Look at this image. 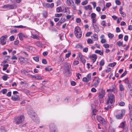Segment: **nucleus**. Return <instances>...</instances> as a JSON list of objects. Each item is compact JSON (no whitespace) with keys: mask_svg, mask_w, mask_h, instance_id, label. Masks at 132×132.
Returning <instances> with one entry per match:
<instances>
[{"mask_svg":"<svg viewBox=\"0 0 132 132\" xmlns=\"http://www.w3.org/2000/svg\"><path fill=\"white\" fill-rule=\"evenodd\" d=\"M105 62L103 60H102L100 62V65L101 67L103 66Z\"/></svg>","mask_w":132,"mask_h":132,"instance_id":"nucleus-36","label":"nucleus"},{"mask_svg":"<svg viewBox=\"0 0 132 132\" xmlns=\"http://www.w3.org/2000/svg\"><path fill=\"white\" fill-rule=\"evenodd\" d=\"M120 13L121 15L123 17H125L126 16V14L125 13H124V12H121Z\"/></svg>","mask_w":132,"mask_h":132,"instance_id":"nucleus-59","label":"nucleus"},{"mask_svg":"<svg viewBox=\"0 0 132 132\" xmlns=\"http://www.w3.org/2000/svg\"><path fill=\"white\" fill-rule=\"evenodd\" d=\"M87 78L89 81H90L91 79V74L89 73L88 74L87 76Z\"/></svg>","mask_w":132,"mask_h":132,"instance_id":"nucleus-33","label":"nucleus"},{"mask_svg":"<svg viewBox=\"0 0 132 132\" xmlns=\"http://www.w3.org/2000/svg\"><path fill=\"white\" fill-rule=\"evenodd\" d=\"M119 127L120 128H121L124 130H125L126 131H127L128 130V128L127 127L125 121L121 122Z\"/></svg>","mask_w":132,"mask_h":132,"instance_id":"nucleus-7","label":"nucleus"},{"mask_svg":"<svg viewBox=\"0 0 132 132\" xmlns=\"http://www.w3.org/2000/svg\"><path fill=\"white\" fill-rule=\"evenodd\" d=\"M8 77L5 76H3L2 77L3 79L5 80H6L7 79Z\"/></svg>","mask_w":132,"mask_h":132,"instance_id":"nucleus-63","label":"nucleus"},{"mask_svg":"<svg viewBox=\"0 0 132 132\" xmlns=\"http://www.w3.org/2000/svg\"><path fill=\"white\" fill-rule=\"evenodd\" d=\"M71 68V66L70 64L68 63H65L64 65L63 72L64 73H67L71 75V73L70 72V69Z\"/></svg>","mask_w":132,"mask_h":132,"instance_id":"nucleus-2","label":"nucleus"},{"mask_svg":"<svg viewBox=\"0 0 132 132\" xmlns=\"http://www.w3.org/2000/svg\"><path fill=\"white\" fill-rule=\"evenodd\" d=\"M9 9H16L17 7V6L15 4H9Z\"/></svg>","mask_w":132,"mask_h":132,"instance_id":"nucleus-17","label":"nucleus"},{"mask_svg":"<svg viewBox=\"0 0 132 132\" xmlns=\"http://www.w3.org/2000/svg\"><path fill=\"white\" fill-rule=\"evenodd\" d=\"M76 48H80V49H81L83 47V46L80 44L77 45L76 46Z\"/></svg>","mask_w":132,"mask_h":132,"instance_id":"nucleus-41","label":"nucleus"},{"mask_svg":"<svg viewBox=\"0 0 132 132\" xmlns=\"http://www.w3.org/2000/svg\"><path fill=\"white\" fill-rule=\"evenodd\" d=\"M28 113L30 117L31 115L34 114L35 113L33 110H31L28 112Z\"/></svg>","mask_w":132,"mask_h":132,"instance_id":"nucleus-28","label":"nucleus"},{"mask_svg":"<svg viewBox=\"0 0 132 132\" xmlns=\"http://www.w3.org/2000/svg\"><path fill=\"white\" fill-rule=\"evenodd\" d=\"M96 15L94 13H92L91 14V18L92 19L96 18Z\"/></svg>","mask_w":132,"mask_h":132,"instance_id":"nucleus-40","label":"nucleus"},{"mask_svg":"<svg viewBox=\"0 0 132 132\" xmlns=\"http://www.w3.org/2000/svg\"><path fill=\"white\" fill-rule=\"evenodd\" d=\"M62 15V13L56 14L55 16L56 17H60Z\"/></svg>","mask_w":132,"mask_h":132,"instance_id":"nucleus-51","label":"nucleus"},{"mask_svg":"<svg viewBox=\"0 0 132 132\" xmlns=\"http://www.w3.org/2000/svg\"><path fill=\"white\" fill-rule=\"evenodd\" d=\"M1 92H2L3 94H6L7 92V89H3L2 90Z\"/></svg>","mask_w":132,"mask_h":132,"instance_id":"nucleus-46","label":"nucleus"},{"mask_svg":"<svg viewBox=\"0 0 132 132\" xmlns=\"http://www.w3.org/2000/svg\"><path fill=\"white\" fill-rule=\"evenodd\" d=\"M11 99L13 101H17L19 100L20 97L18 95H14L12 96Z\"/></svg>","mask_w":132,"mask_h":132,"instance_id":"nucleus-16","label":"nucleus"},{"mask_svg":"<svg viewBox=\"0 0 132 132\" xmlns=\"http://www.w3.org/2000/svg\"><path fill=\"white\" fill-rule=\"evenodd\" d=\"M30 117L35 122H36L37 120L38 119V118L37 117H36L35 113L32 115L30 116Z\"/></svg>","mask_w":132,"mask_h":132,"instance_id":"nucleus-20","label":"nucleus"},{"mask_svg":"<svg viewBox=\"0 0 132 132\" xmlns=\"http://www.w3.org/2000/svg\"><path fill=\"white\" fill-rule=\"evenodd\" d=\"M91 37L94 40H97L98 39L97 35L95 34H94L93 36H91Z\"/></svg>","mask_w":132,"mask_h":132,"instance_id":"nucleus-23","label":"nucleus"},{"mask_svg":"<svg viewBox=\"0 0 132 132\" xmlns=\"http://www.w3.org/2000/svg\"><path fill=\"white\" fill-rule=\"evenodd\" d=\"M116 63L115 62H114L113 63H111L109 65V66L110 67H114L116 65Z\"/></svg>","mask_w":132,"mask_h":132,"instance_id":"nucleus-35","label":"nucleus"},{"mask_svg":"<svg viewBox=\"0 0 132 132\" xmlns=\"http://www.w3.org/2000/svg\"><path fill=\"white\" fill-rule=\"evenodd\" d=\"M105 92L103 89H101V93L99 94L98 97L100 99H102L104 97L105 95Z\"/></svg>","mask_w":132,"mask_h":132,"instance_id":"nucleus-11","label":"nucleus"},{"mask_svg":"<svg viewBox=\"0 0 132 132\" xmlns=\"http://www.w3.org/2000/svg\"><path fill=\"white\" fill-rule=\"evenodd\" d=\"M42 63L44 64H46L47 63V61L46 59H43L42 60Z\"/></svg>","mask_w":132,"mask_h":132,"instance_id":"nucleus-58","label":"nucleus"},{"mask_svg":"<svg viewBox=\"0 0 132 132\" xmlns=\"http://www.w3.org/2000/svg\"><path fill=\"white\" fill-rule=\"evenodd\" d=\"M31 37L34 39L37 40H39V37L38 35L34 34H32Z\"/></svg>","mask_w":132,"mask_h":132,"instance_id":"nucleus-22","label":"nucleus"},{"mask_svg":"<svg viewBox=\"0 0 132 132\" xmlns=\"http://www.w3.org/2000/svg\"><path fill=\"white\" fill-rule=\"evenodd\" d=\"M79 57H80L81 60L82 61V62L84 64H85L86 62V60L84 58L82 57V55H79Z\"/></svg>","mask_w":132,"mask_h":132,"instance_id":"nucleus-27","label":"nucleus"},{"mask_svg":"<svg viewBox=\"0 0 132 132\" xmlns=\"http://www.w3.org/2000/svg\"><path fill=\"white\" fill-rule=\"evenodd\" d=\"M80 2V0H75V3L77 5H78Z\"/></svg>","mask_w":132,"mask_h":132,"instance_id":"nucleus-61","label":"nucleus"},{"mask_svg":"<svg viewBox=\"0 0 132 132\" xmlns=\"http://www.w3.org/2000/svg\"><path fill=\"white\" fill-rule=\"evenodd\" d=\"M122 44H123L122 42H120V41H118L117 43V44L119 46H121L122 45Z\"/></svg>","mask_w":132,"mask_h":132,"instance_id":"nucleus-54","label":"nucleus"},{"mask_svg":"<svg viewBox=\"0 0 132 132\" xmlns=\"http://www.w3.org/2000/svg\"><path fill=\"white\" fill-rule=\"evenodd\" d=\"M119 104L120 106H123L125 105V103L123 102H121L119 103Z\"/></svg>","mask_w":132,"mask_h":132,"instance_id":"nucleus-60","label":"nucleus"},{"mask_svg":"<svg viewBox=\"0 0 132 132\" xmlns=\"http://www.w3.org/2000/svg\"><path fill=\"white\" fill-rule=\"evenodd\" d=\"M92 26L94 31L96 32H99L100 29L97 23L93 25Z\"/></svg>","mask_w":132,"mask_h":132,"instance_id":"nucleus-13","label":"nucleus"},{"mask_svg":"<svg viewBox=\"0 0 132 132\" xmlns=\"http://www.w3.org/2000/svg\"><path fill=\"white\" fill-rule=\"evenodd\" d=\"M103 46L105 48H108L109 47V45L107 44H103Z\"/></svg>","mask_w":132,"mask_h":132,"instance_id":"nucleus-52","label":"nucleus"},{"mask_svg":"<svg viewBox=\"0 0 132 132\" xmlns=\"http://www.w3.org/2000/svg\"><path fill=\"white\" fill-rule=\"evenodd\" d=\"M9 39L11 41H13L14 40L15 37L14 36H12L10 37Z\"/></svg>","mask_w":132,"mask_h":132,"instance_id":"nucleus-49","label":"nucleus"},{"mask_svg":"<svg viewBox=\"0 0 132 132\" xmlns=\"http://www.w3.org/2000/svg\"><path fill=\"white\" fill-rule=\"evenodd\" d=\"M112 89H107L106 91L107 92H114V89H115V87L114 86V85H112Z\"/></svg>","mask_w":132,"mask_h":132,"instance_id":"nucleus-26","label":"nucleus"},{"mask_svg":"<svg viewBox=\"0 0 132 132\" xmlns=\"http://www.w3.org/2000/svg\"><path fill=\"white\" fill-rule=\"evenodd\" d=\"M15 28H24V27L20 25L19 26H13Z\"/></svg>","mask_w":132,"mask_h":132,"instance_id":"nucleus-55","label":"nucleus"},{"mask_svg":"<svg viewBox=\"0 0 132 132\" xmlns=\"http://www.w3.org/2000/svg\"><path fill=\"white\" fill-rule=\"evenodd\" d=\"M96 21L97 20L96 18L92 19V25H93L96 24H97L96 23Z\"/></svg>","mask_w":132,"mask_h":132,"instance_id":"nucleus-32","label":"nucleus"},{"mask_svg":"<svg viewBox=\"0 0 132 132\" xmlns=\"http://www.w3.org/2000/svg\"><path fill=\"white\" fill-rule=\"evenodd\" d=\"M56 10L57 12H62V8L60 6L57 7L56 9Z\"/></svg>","mask_w":132,"mask_h":132,"instance_id":"nucleus-31","label":"nucleus"},{"mask_svg":"<svg viewBox=\"0 0 132 132\" xmlns=\"http://www.w3.org/2000/svg\"><path fill=\"white\" fill-rule=\"evenodd\" d=\"M50 132H58L57 128L54 125H50Z\"/></svg>","mask_w":132,"mask_h":132,"instance_id":"nucleus-9","label":"nucleus"},{"mask_svg":"<svg viewBox=\"0 0 132 132\" xmlns=\"http://www.w3.org/2000/svg\"><path fill=\"white\" fill-rule=\"evenodd\" d=\"M112 108V106H111L108 105L107 107L104 108V109L106 110H108L109 109H111Z\"/></svg>","mask_w":132,"mask_h":132,"instance_id":"nucleus-50","label":"nucleus"},{"mask_svg":"<svg viewBox=\"0 0 132 132\" xmlns=\"http://www.w3.org/2000/svg\"><path fill=\"white\" fill-rule=\"evenodd\" d=\"M130 128L132 130V116L130 117Z\"/></svg>","mask_w":132,"mask_h":132,"instance_id":"nucleus-43","label":"nucleus"},{"mask_svg":"<svg viewBox=\"0 0 132 132\" xmlns=\"http://www.w3.org/2000/svg\"><path fill=\"white\" fill-rule=\"evenodd\" d=\"M88 2L86 0L82 2L81 3V4L83 5H84L88 3Z\"/></svg>","mask_w":132,"mask_h":132,"instance_id":"nucleus-48","label":"nucleus"},{"mask_svg":"<svg viewBox=\"0 0 132 132\" xmlns=\"http://www.w3.org/2000/svg\"><path fill=\"white\" fill-rule=\"evenodd\" d=\"M82 80L84 82H88L89 81L86 77H84L82 79Z\"/></svg>","mask_w":132,"mask_h":132,"instance_id":"nucleus-42","label":"nucleus"},{"mask_svg":"<svg viewBox=\"0 0 132 132\" xmlns=\"http://www.w3.org/2000/svg\"><path fill=\"white\" fill-rule=\"evenodd\" d=\"M115 102V98L114 95L113 94L109 95L108 98L107 100L106 103L107 104L110 103L112 104Z\"/></svg>","mask_w":132,"mask_h":132,"instance_id":"nucleus-3","label":"nucleus"},{"mask_svg":"<svg viewBox=\"0 0 132 132\" xmlns=\"http://www.w3.org/2000/svg\"><path fill=\"white\" fill-rule=\"evenodd\" d=\"M129 111L130 117L132 116V108L129 109Z\"/></svg>","mask_w":132,"mask_h":132,"instance_id":"nucleus-64","label":"nucleus"},{"mask_svg":"<svg viewBox=\"0 0 132 132\" xmlns=\"http://www.w3.org/2000/svg\"><path fill=\"white\" fill-rule=\"evenodd\" d=\"M75 34L78 38H80L82 36L81 30L80 28L78 26L76 27L75 29Z\"/></svg>","mask_w":132,"mask_h":132,"instance_id":"nucleus-1","label":"nucleus"},{"mask_svg":"<svg viewBox=\"0 0 132 132\" xmlns=\"http://www.w3.org/2000/svg\"><path fill=\"white\" fill-rule=\"evenodd\" d=\"M15 123L19 125L21 123L24 121V117L23 115L18 116L15 118Z\"/></svg>","mask_w":132,"mask_h":132,"instance_id":"nucleus-4","label":"nucleus"},{"mask_svg":"<svg viewBox=\"0 0 132 132\" xmlns=\"http://www.w3.org/2000/svg\"><path fill=\"white\" fill-rule=\"evenodd\" d=\"M83 8L86 10H92V7L90 5L85 6H84Z\"/></svg>","mask_w":132,"mask_h":132,"instance_id":"nucleus-21","label":"nucleus"},{"mask_svg":"<svg viewBox=\"0 0 132 132\" xmlns=\"http://www.w3.org/2000/svg\"><path fill=\"white\" fill-rule=\"evenodd\" d=\"M127 72L126 71H125L121 76L120 77L122 78L125 76L127 74Z\"/></svg>","mask_w":132,"mask_h":132,"instance_id":"nucleus-56","label":"nucleus"},{"mask_svg":"<svg viewBox=\"0 0 132 132\" xmlns=\"http://www.w3.org/2000/svg\"><path fill=\"white\" fill-rule=\"evenodd\" d=\"M19 60L20 62L25 63L28 62V59L26 58H24L22 57H20L19 58Z\"/></svg>","mask_w":132,"mask_h":132,"instance_id":"nucleus-12","label":"nucleus"},{"mask_svg":"<svg viewBox=\"0 0 132 132\" xmlns=\"http://www.w3.org/2000/svg\"><path fill=\"white\" fill-rule=\"evenodd\" d=\"M95 53H96L99 54L101 55H102L103 54V51L101 52L99 50H96L95 51Z\"/></svg>","mask_w":132,"mask_h":132,"instance_id":"nucleus-30","label":"nucleus"},{"mask_svg":"<svg viewBox=\"0 0 132 132\" xmlns=\"http://www.w3.org/2000/svg\"><path fill=\"white\" fill-rule=\"evenodd\" d=\"M106 21L105 20L102 21L101 23V24L104 27L106 25L105 24Z\"/></svg>","mask_w":132,"mask_h":132,"instance_id":"nucleus-34","label":"nucleus"},{"mask_svg":"<svg viewBox=\"0 0 132 132\" xmlns=\"http://www.w3.org/2000/svg\"><path fill=\"white\" fill-rule=\"evenodd\" d=\"M9 64H7L4 65L3 66V70L4 71L6 70L7 69V68L9 67Z\"/></svg>","mask_w":132,"mask_h":132,"instance_id":"nucleus-38","label":"nucleus"},{"mask_svg":"<svg viewBox=\"0 0 132 132\" xmlns=\"http://www.w3.org/2000/svg\"><path fill=\"white\" fill-rule=\"evenodd\" d=\"M87 42L88 44H92L93 43L92 40L91 39H88L87 40Z\"/></svg>","mask_w":132,"mask_h":132,"instance_id":"nucleus-39","label":"nucleus"},{"mask_svg":"<svg viewBox=\"0 0 132 132\" xmlns=\"http://www.w3.org/2000/svg\"><path fill=\"white\" fill-rule=\"evenodd\" d=\"M28 113L30 117L31 115L34 114L35 113L33 110H31L28 112Z\"/></svg>","mask_w":132,"mask_h":132,"instance_id":"nucleus-29","label":"nucleus"},{"mask_svg":"<svg viewBox=\"0 0 132 132\" xmlns=\"http://www.w3.org/2000/svg\"><path fill=\"white\" fill-rule=\"evenodd\" d=\"M31 76L33 78H35L37 79H42V78L39 76H34L32 75Z\"/></svg>","mask_w":132,"mask_h":132,"instance_id":"nucleus-24","label":"nucleus"},{"mask_svg":"<svg viewBox=\"0 0 132 132\" xmlns=\"http://www.w3.org/2000/svg\"><path fill=\"white\" fill-rule=\"evenodd\" d=\"M119 90L120 91H123L125 90L124 86L122 84H120L119 85Z\"/></svg>","mask_w":132,"mask_h":132,"instance_id":"nucleus-25","label":"nucleus"},{"mask_svg":"<svg viewBox=\"0 0 132 132\" xmlns=\"http://www.w3.org/2000/svg\"><path fill=\"white\" fill-rule=\"evenodd\" d=\"M43 15L44 17L46 18L47 16V13L46 11H44L43 13Z\"/></svg>","mask_w":132,"mask_h":132,"instance_id":"nucleus-45","label":"nucleus"},{"mask_svg":"<svg viewBox=\"0 0 132 132\" xmlns=\"http://www.w3.org/2000/svg\"><path fill=\"white\" fill-rule=\"evenodd\" d=\"M96 111L97 110L96 109H94L92 110V116L94 117V118L95 116L96 115Z\"/></svg>","mask_w":132,"mask_h":132,"instance_id":"nucleus-37","label":"nucleus"},{"mask_svg":"<svg viewBox=\"0 0 132 132\" xmlns=\"http://www.w3.org/2000/svg\"><path fill=\"white\" fill-rule=\"evenodd\" d=\"M90 58H92V60L93 63H94L96 61L97 56L95 54H93L90 56Z\"/></svg>","mask_w":132,"mask_h":132,"instance_id":"nucleus-19","label":"nucleus"},{"mask_svg":"<svg viewBox=\"0 0 132 132\" xmlns=\"http://www.w3.org/2000/svg\"><path fill=\"white\" fill-rule=\"evenodd\" d=\"M67 5L69 6L73 5L74 4V3L73 1V0H67Z\"/></svg>","mask_w":132,"mask_h":132,"instance_id":"nucleus-18","label":"nucleus"},{"mask_svg":"<svg viewBox=\"0 0 132 132\" xmlns=\"http://www.w3.org/2000/svg\"><path fill=\"white\" fill-rule=\"evenodd\" d=\"M124 82L125 84L127 85V86L128 88L130 89L131 87V86L130 82L129 81L128 78H126L124 80Z\"/></svg>","mask_w":132,"mask_h":132,"instance_id":"nucleus-15","label":"nucleus"},{"mask_svg":"<svg viewBox=\"0 0 132 132\" xmlns=\"http://www.w3.org/2000/svg\"><path fill=\"white\" fill-rule=\"evenodd\" d=\"M19 36L20 39L21 40H23V38H26L27 37V36L25 34L22 33H20L19 34Z\"/></svg>","mask_w":132,"mask_h":132,"instance_id":"nucleus-14","label":"nucleus"},{"mask_svg":"<svg viewBox=\"0 0 132 132\" xmlns=\"http://www.w3.org/2000/svg\"><path fill=\"white\" fill-rule=\"evenodd\" d=\"M92 32H87L86 34V37L89 36L91 34H92Z\"/></svg>","mask_w":132,"mask_h":132,"instance_id":"nucleus-62","label":"nucleus"},{"mask_svg":"<svg viewBox=\"0 0 132 132\" xmlns=\"http://www.w3.org/2000/svg\"><path fill=\"white\" fill-rule=\"evenodd\" d=\"M108 36L109 38H112L114 36L113 34L110 33L108 34Z\"/></svg>","mask_w":132,"mask_h":132,"instance_id":"nucleus-44","label":"nucleus"},{"mask_svg":"<svg viewBox=\"0 0 132 132\" xmlns=\"http://www.w3.org/2000/svg\"><path fill=\"white\" fill-rule=\"evenodd\" d=\"M7 36L6 35L2 36L0 38V44L2 45H5L6 43V38Z\"/></svg>","mask_w":132,"mask_h":132,"instance_id":"nucleus-6","label":"nucleus"},{"mask_svg":"<svg viewBox=\"0 0 132 132\" xmlns=\"http://www.w3.org/2000/svg\"><path fill=\"white\" fill-rule=\"evenodd\" d=\"M115 3L116 4L118 5H120L121 4L120 1L118 0H116L115 1Z\"/></svg>","mask_w":132,"mask_h":132,"instance_id":"nucleus-57","label":"nucleus"},{"mask_svg":"<svg viewBox=\"0 0 132 132\" xmlns=\"http://www.w3.org/2000/svg\"><path fill=\"white\" fill-rule=\"evenodd\" d=\"M33 58L34 60L37 62H38L39 61V58L38 57H34Z\"/></svg>","mask_w":132,"mask_h":132,"instance_id":"nucleus-47","label":"nucleus"},{"mask_svg":"<svg viewBox=\"0 0 132 132\" xmlns=\"http://www.w3.org/2000/svg\"><path fill=\"white\" fill-rule=\"evenodd\" d=\"M95 82H94L93 86L96 87L98 85L100 82V79L98 77H96L95 79Z\"/></svg>","mask_w":132,"mask_h":132,"instance_id":"nucleus-10","label":"nucleus"},{"mask_svg":"<svg viewBox=\"0 0 132 132\" xmlns=\"http://www.w3.org/2000/svg\"><path fill=\"white\" fill-rule=\"evenodd\" d=\"M9 4L4 5L2 6L3 8L5 9H9Z\"/></svg>","mask_w":132,"mask_h":132,"instance_id":"nucleus-53","label":"nucleus"},{"mask_svg":"<svg viewBox=\"0 0 132 132\" xmlns=\"http://www.w3.org/2000/svg\"><path fill=\"white\" fill-rule=\"evenodd\" d=\"M125 114V110H121L120 112L116 115V117L118 119H122L123 116Z\"/></svg>","mask_w":132,"mask_h":132,"instance_id":"nucleus-5","label":"nucleus"},{"mask_svg":"<svg viewBox=\"0 0 132 132\" xmlns=\"http://www.w3.org/2000/svg\"><path fill=\"white\" fill-rule=\"evenodd\" d=\"M97 119L103 125H105L106 123L105 119L101 116H98L97 117Z\"/></svg>","mask_w":132,"mask_h":132,"instance_id":"nucleus-8","label":"nucleus"}]
</instances>
